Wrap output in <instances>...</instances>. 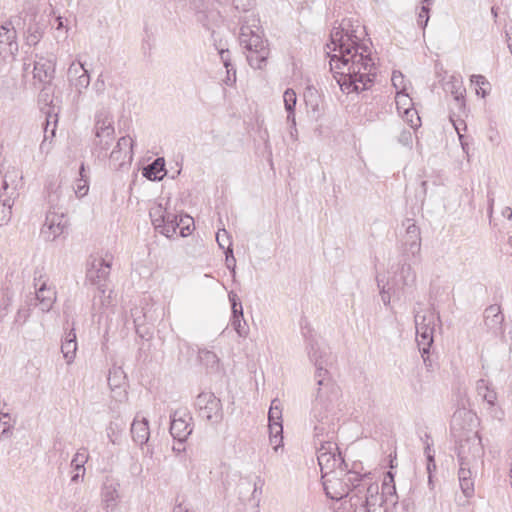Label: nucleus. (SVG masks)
<instances>
[{
    "label": "nucleus",
    "instance_id": "1",
    "mask_svg": "<svg viewBox=\"0 0 512 512\" xmlns=\"http://www.w3.org/2000/svg\"><path fill=\"white\" fill-rule=\"evenodd\" d=\"M363 27L353 19H342L333 26L329 49L339 54H330V70L344 93H359L370 88L376 76V67L367 45L361 43Z\"/></svg>",
    "mask_w": 512,
    "mask_h": 512
},
{
    "label": "nucleus",
    "instance_id": "2",
    "mask_svg": "<svg viewBox=\"0 0 512 512\" xmlns=\"http://www.w3.org/2000/svg\"><path fill=\"white\" fill-rule=\"evenodd\" d=\"M302 334L307 343L308 356L316 367L317 394L313 401L311 415L317 422L314 426V448H326L334 444L336 423L340 421L344 404L341 400L340 387L331 380L327 367L332 363L330 348L320 345L312 334L311 328L302 327Z\"/></svg>",
    "mask_w": 512,
    "mask_h": 512
},
{
    "label": "nucleus",
    "instance_id": "3",
    "mask_svg": "<svg viewBox=\"0 0 512 512\" xmlns=\"http://www.w3.org/2000/svg\"><path fill=\"white\" fill-rule=\"evenodd\" d=\"M258 22L254 16L251 21L247 17L240 19L239 43L248 52L247 61L253 69L264 68L270 55L268 41L260 35Z\"/></svg>",
    "mask_w": 512,
    "mask_h": 512
},
{
    "label": "nucleus",
    "instance_id": "4",
    "mask_svg": "<svg viewBox=\"0 0 512 512\" xmlns=\"http://www.w3.org/2000/svg\"><path fill=\"white\" fill-rule=\"evenodd\" d=\"M478 424V417L472 410L462 407L454 412L450 430L456 448H471L481 444L477 431Z\"/></svg>",
    "mask_w": 512,
    "mask_h": 512
},
{
    "label": "nucleus",
    "instance_id": "5",
    "mask_svg": "<svg viewBox=\"0 0 512 512\" xmlns=\"http://www.w3.org/2000/svg\"><path fill=\"white\" fill-rule=\"evenodd\" d=\"M414 318L416 340L418 343L419 351L423 358L424 364L429 369L432 366L429 359V353L430 347L434 342L433 334L435 330V314L433 312L423 315L416 313Z\"/></svg>",
    "mask_w": 512,
    "mask_h": 512
},
{
    "label": "nucleus",
    "instance_id": "6",
    "mask_svg": "<svg viewBox=\"0 0 512 512\" xmlns=\"http://www.w3.org/2000/svg\"><path fill=\"white\" fill-rule=\"evenodd\" d=\"M322 476L341 475L351 468L345 460L342 450H325L317 456Z\"/></svg>",
    "mask_w": 512,
    "mask_h": 512
},
{
    "label": "nucleus",
    "instance_id": "7",
    "mask_svg": "<svg viewBox=\"0 0 512 512\" xmlns=\"http://www.w3.org/2000/svg\"><path fill=\"white\" fill-rule=\"evenodd\" d=\"M195 405L199 416L212 424L219 423L223 418L222 403L212 392H202L196 397Z\"/></svg>",
    "mask_w": 512,
    "mask_h": 512
},
{
    "label": "nucleus",
    "instance_id": "8",
    "mask_svg": "<svg viewBox=\"0 0 512 512\" xmlns=\"http://www.w3.org/2000/svg\"><path fill=\"white\" fill-rule=\"evenodd\" d=\"M134 140L125 135L118 139L115 147L109 154V164L114 170L128 169L133 160Z\"/></svg>",
    "mask_w": 512,
    "mask_h": 512
},
{
    "label": "nucleus",
    "instance_id": "9",
    "mask_svg": "<svg viewBox=\"0 0 512 512\" xmlns=\"http://www.w3.org/2000/svg\"><path fill=\"white\" fill-rule=\"evenodd\" d=\"M59 110V107L52 104V100L41 108V112L45 115V122L43 123L44 135L40 144V151L42 153L48 154L52 148V141L56 136Z\"/></svg>",
    "mask_w": 512,
    "mask_h": 512
},
{
    "label": "nucleus",
    "instance_id": "10",
    "mask_svg": "<svg viewBox=\"0 0 512 512\" xmlns=\"http://www.w3.org/2000/svg\"><path fill=\"white\" fill-rule=\"evenodd\" d=\"M269 438L272 448L283 447L282 405L278 398L271 401L268 412Z\"/></svg>",
    "mask_w": 512,
    "mask_h": 512
},
{
    "label": "nucleus",
    "instance_id": "11",
    "mask_svg": "<svg viewBox=\"0 0 512 512\" xmlns=\"http://www.w3.org/2000/svg\"><path fill=\"white\" fill-rule=\"evenodd\" d=\"M192 416L186 409H178L170 415V434L179 444L192 433Z\"/></svg>",
    "mask_w": 512,
    "mask_h": 512
},
{
    "label": "nucleus",
    "instance_id": "12",
    "mask_svg": "<svg viewBox=\"0 0 512 512\" xmlns=\"http://www.w3.org/2000/svg\"><path fill=\"white\" fill-rule=\"evenodd\" d=\"M68 227V218L65 211H48L41 233L47 241H54Z\"/></svg>",
    "mask_w": 512,
    "mask_h": 512
},
{
    "label": "nucleus",
    "instance_id": "13",
    "mask_svg": "<svg viewBox=\"0 0 512 512\" xmlns=\"http://www.w3.org/2000/svg\"><path fill=\"white\" fill-rule=\"evenodd\" d=\"M363 470L361 463L353 462L351 468L345 474L350 484V500H354L353 505L355 506H358L359 495H364L365 493V486H362L364 476H371V472Z\"/></svg>",
    "mask_w": 512,
    "mask_h": 512
},
{
    "label": "nucleus",
    "instance_id": "14",
    "mask_svg": "<svg viewBox=\"0 0 512 512\" xmlns=\"http://www.w3.org/2000/svg\"><path fill=\"white\" fill-rule=\"evenodd\" d=\"M111 263L104 258H94L90 263L86 272L87 280L98 287L104 293L105 282L109 277Z\"/></svg>",
    "mask_w": 512,
    "mask_h": 512
},
{
    "label": "nucleus",
    "instance_id": "15",
    "mask_svg": "<svg viewBox=\"0 0 512 512\" xmlns=\"http://www.w3.org/2000/svg\"><path fill=\"white\" fill-rule=\"evenodd\" d=\"M322 480L324 491L330 499L340 500L350 495V484L345 476H322Z\"/></svg>",
    "mask_w": 512,
    "mask_h": 512
},
{
    "label": "nucleus",
    "instance_id": "16",
    "mask_svg": "<svg viewBox=\"0 0 512 512\" xmlns=\"http://www.w3.org/2000/svg\"><path fill=\"white\" fill-rule=\"evenodd\" d=\"M48 211H65L64 206L72 197L69 187H63L60 183L51 181L47 186Z\"/></svg>",
    "mask_w": 512,
    "mask_h": 512
},
{
    "label": "nucleus",
    "instance_id": "17",
    "mask_svg": "<svg viewBox=\"0 0 512 512\" xmlns=\"http://www.w3.org/2000/svg\"><path fill=\"white\" fill-rule=\"evenodd\" d=\"M402 258L416 257L420 254L421 238L420 229L414 224H409L401 243Z\"/></svg>",
    "mask_w": 512,
    "mask_h": 512
},
{
    "label": "nucleus",
    "instance_id": "18",
    "mask_svg": "<svg viewBox=\"0 0 512 512\" xmlns=\"http://www.w3.org/2000/svg\"><path fill=\"white\" fill-rule=\"evenodd\" d=\"M17 34L11 22H6L0 26V57L6 59L8 56L15 55L18 52L16 42Z\"/></svg>",
    "mask_w": 512,
    "mask_h": 512
},
{
    "label": "nucleus",
    "instance_id": "19",
    "mask_svg": "<svg viewBox=\"0 0 512 512\" xmlns=\"http://www.w3.org/2000/svg\"><path fill=\"white\" fill-rule=\"evenodd\" d=\"M166 221V227L164 230H160V233L167 238H171L176 233L177 228L180 229V235L182 237L188 236L191 233L190 226L194 224L193 218L189 215L177 216L172 213H169V218H167Z\"/></svg>",
    "mask_w": 512,
    "mask_h": 512
},
{
    "label": "nucleus",
    "instance_id": "20",
    "mask_svg": "<svg viewBox=\"0 0 512 512\" xmlns=\"http://www.w3.org/2000/svg\"><path fill=\"white\" fill-rule=\"evenodd\" d=\"M484 325L487 330L495 336L503 335L504 315L501 307L497 304L488 306L484 310Z\"/></svg>",
    "mask_w": 512,
    "mask_h": 512
},
{
    "label": "nucleus",
    "instance_id": "21",
    "mask_svg": "<svg viewBox=\"0 0 512 512\" xmlns=\"http://www.w3.org/2000/svg\"><path fill=\"white\" fill-rule=\"evenodd\" d=\"M31 19L25 31V43L28 46H36L44 35V26L36 21L37 9L31 8Z\"/></svg>",
    "mask_w": 512,
    "mask_h": 512
},
{
    "label": "nucleus",
    "instance_id": "22",
    "mask_svg": "<svg viewBox=\"0 0 512 512\" xmlns=\"http://www.w3.org/2000/svg\"><path fill=\"white\" fill-rule=\"evenodd\" d=\"M115 136V128L95 132V152L98 158L108 157V150L110 149Z\"/></svg>",
    "mask_w": 512,
    "mask_h": 512
},
{
    "label": "nucleus",
    "instance_id": "23",
    "mask_svg": "<svg viewBox=\"0 0 512 512\" xmlns=\"http://www.w3.org/2000/svg\"><path fill=\"white\" fill-rule=\"evenodd\" d=\"M22 179L21 173L16 168L8 170L2 178L3 195L16 197L18 185Z\"/></svg>",
    "mask_w": 512,
    "mask_h": 512
},
{
    "label": "nucleus",
    "instance_id": "24",
    "mask_svg": "<svg viewBox=\"0 0 512 512\" xmlns=\"http://www.w3.org/2000/svg\"><path fill=\"white\" fill-rule=\"evenodd\" d=\"M410 258H403L402 265L398 272L395 273L394 282L395 285L404 286H413L416 281V273L411 267V264L408 263Z\"/></svg>",
    "mask_w": 512,
    "mask_h": 512
},
{
    "label": "nucleus",
    "instance_id": "25",
    "mask_svg": "<svg viewBox=\"0 0 512 512\" xmlns=\"http://www.w3.org/2000/svg\"><path fill=\"white\" fill-rule=\"evenodd\" d=\"M131 435L135 444L139 446L146 444L150 436L148 420L146 418L142 420L135 419L131 424Z\"/></svg>",
    "mask_w": 512,
    "mask_h": 512
},
{
    "label": "nucleus",
    "instance_id": "26",
    "mask_svg": "<svg viewBox=\"0 0 512 512\" xmlns=\"http://www.w3.org/2000/svg\"><path fill=\"white\" fill-rule=\"evenodd\" d=\"M446 90L453 96L458 111L464 112L466 107L464 93L466 90L462 82L455 77H451V80L446 83Z\"/></svg>",
    "mask_w": 512,
    "mask_h": 512
},
{
    "label": "nucleus",
    "instance_id": "27",
    "mask_svg": "<svg viewBox=\"0 0 512 512\" xmlns=\"http://www.w3.org/2000/svg\"><path fill=\"white\" fill-rule=\"evenodd\" d=\"M36 300L42 312H48L55 302L56 293L50 288H47L46 283H42L39 288H36Z\"/></svg>",
    "mask_w": 512,
    "mask_h": 512
},
{
    "label": "nucleus",
    "instance_id": "28",
    "mask_svg": "<svg viewBox=\"0 0 512 512\" xmlns=\"http://www.w3.org/2000/svg\"><path fill=\"white\" fill-rule=\"evenodd\" d=\"M142 175L151 181H160L166 175L165 159L163 157L156 158L152 163L143 168Z\"/></svg>",
    "mask_w": 512,
    "mask_h": 512
},
{
    "label": "nucleus",
    "instance_id": "29",
    "mask_svg": "<svg viewBox=\"0 0 512 512\" xmlns=\"http://www.w3.org/2000/svg\"><path fill=\"white\" fill-rule=\"evenodd\" d=\"M36 61L33 65L34 78L38 79L42 83H49L55 73L54 65L51 61L45 60Z\"/></svg>",
    "mask_w": 512,
    "mask_h": 512
},
{
    "label": "nucleus",
    "instance_id": "30",
    "mask_svg": "<svg viewBox=\"0 0 512 512\" xmlns=\"http://www.w3.org/2000/svg\"><path fill=\"white\" fill-rule=\"evenodd\" d=\"M87 450L83 452H77L71 461V467L73 468L74 474L71 477V481L77 482L79 478H83L85 474L84 465L88 460Z\"/></svg>",
    "mask_w": 512,
    "mask_h": 512
},
{
    "label": "nucleus",
    "instance_id": "31",
    "mask_svg": "<svg viewBox=\"0 0 512 512\" xmlns=\"http://www.w3.org/2000/svg\"><path fill=\"white\" fill-rule=\"evenodd\" d=\"M149 216L151 218L153 226L157 231L160 232V230H164L167 223L166 220L167 218H169V212H167L166 209L161 204H158L155 207H153L149 212Z\"/></svg>",
    "mask_w": 512,
    "mask_h": 512
},
{
    "label": "nucleus",
    "instance_id": "32",
    "mask_svg": "<svg viewBox=\"0 0 512 512\" xmlns=\"http://www.w3.org/2000/svg\"><path fill=\"white\" fill-rule=\"evenodd\" d=\"M113 116L107 109H101L95 114L94 131L99 132L102 130L113 129Z\"/></svg>",
    "mask_w": 512,
    "mask_h": 512
},
{
    "label": "nucleus",
    "instance_id": "33",
    "mask_svg": "<svg viewBox=\"0 0 512 512\" xmlns=\"http://www.w3.org/2000/svg\"><path fill=\"white\" fill-rule=\"evenodd\" d=\"M191 7L195 11L197 21L204 27H208L213 11L208 9L203 0H191Z\"/></svg>",
    "mask_w": 512,
    "mask_h": 512
},
{
    "label": "nucleus",
    "instance_id": "34",
    "mask_svg": "<svg viewBox=\"0 0 512 512\" xmlns=\"http://www.w3.org/2000/svg\"><path fill=\"white\" fill-rule=\"evenodd\" d=\"M476 390L479 396L487 402L488 405L494 406L497 400L496 392L491 388L488 381L479 379L476 383Z\"/></svg>",
    "mask_w": 512,
    "mask_h": 512
},
{
    "label": "nucleus",
    "instance_id": "35",
    "mask_svg": "<svg viewBox=\"0 0 512 512\" xmlns=\"http://www.w3.org/2000/svg\"><path fill=\"white\" fill-rule=\"evenodd\" d=\"M118 486L119 484L111 482H106L103 486L102 490V498L103 502L105 503L106 508L114 507L116 506V501L119 497L118 494Z\"/></svg>",
    "mask_w": 512,
    "mask_h": 512
},
{
    "label": "nucleus",
    "instance_id": "36",
    "mask_svg": "<svg viewBox=\"0 0 512 512\" xmlns=\"http://www.w3.org/2000/svg\"><path fill=\"white\" fill-rule=\"evenodd\" d=\"M79 70L82 72L76 79L75 82V88L78 90L79 93L82 92V89H86L90 84V75L88 71L84 68V66L80 63L78 67L75 66V64H71L69 67V73H75L77 74Z\"/></svg>",
    "mask_w": 512,
    "mask_h": 512
},
{
    "label": "nucleus",
    "instance_id": "37",
    "mask_svg": "<svg viewBox=\"0 0 512 512\" xmlns=\"http://www.w3.org/2000/svg\"><path fill=\"white\" fill-rule=\"evenodd\" d=\"M14 197L0 194V226L7 224L12 215Z\"/></svg>",
    "mask_w": 512,
    "mask_h": 512
},
{
    "label": "nucleus",
    "instance_id": "38",
    "mask_svg": "<svg viewBox=\"0 0 512 512\" xmlns=\"http://www.w3.org/2000/svg\"><path fill=\"white\" fill-rule=\"evenodd\" d=\"M230 323L239 337H247L249 333V326L244 320L243 312H240L239 310L236 314H232Z\"/></svg>",
    "mask_w": 512,
    "mask_h": 512
},
{
    "label": "nucleus",
    "instance_id": "39",
    "mask_svg": "<svg viewBox=\"0 0 512 512\" xmlns=\"http://www.w3.org/2000/svg\"><path fill=\"white\" fill-rule=\"evenodd\" d=\"M364 483L362 486H365V493L364 495H359V503L363 502V500L372 499V497H376L377 494H379V485L374 480L373 475L371 476H364Z\"/></svg>",
    "mask_w": 512,
    "mask_h": 512
},
{
    "label": "nucleus",
    "instance_id": "40",
    "mask_svg": "<svg viewBox=\"0 0 512 512\" xmlns=\"http://www.w3.org/2000/svg\"><path fill=\"white\" fill-rule=\"evenodd\" d=\"M126 375L121 367L113 366L109 370L108 385L111 389L119 388L125 383Z\"/></svg>",
    "mask_w": 512,
    "mask_h": 512
},
{
    "label": "nucleus",
    "instance_id": "41",
    "mask_svg": "<svg viewBox=\"0 0 512 512\" xmlns=\"http://www.w3.org/2000/svg\"><path fill=\"white\" fill-rule=\"evenodd\" d=\"M198 358L200 362L205 365L207 368L216 369L219 365L218 356L210 350L205 348L198 350Z\"/></svg>",
    "mask_w": 512,
    "mask_h": 512
},
{
    "label": "nucleus",
    "instance_id": "42",
    "mask_svg": "<svg viewBox=\"0 0 512 512\" xmlns=\"http://www.w3.org/2000/svg\"><path fill=\"white\" fill-rule=\"evenodd\" d=\"M14 292L8 287L3 290L0 300V321H2L9 313V308L13 302Z\"/></svg>",
    "mask_w": 512,
    "mask_h": 512
},
{
    "label": "nucleus",
    "instance_id": "43",
    "mask_svg": "<svg viewBox=\"0 0 512 512\" xmlns=\"http://www.w3.org/2000/svg\"><path fill=\"white\" fill-rule=\"evenodd\" d=\"M459 467L468 468L472 470L478 462L475 455H471V450H459L458 453Z\"/></svg>",
    "mask_w": 512,
    "mask_h": 512
},
{
    "label": "nucleus",
    "instance_id": "44",
    "mask_svg": "<svg viewBox=\"0 0 512 512\" xmlns=\"http://www.w3.org/2000/svg\"><path fill=\"white\" fill-rule=\"evenodd\" d=\"M383 496L377 494L376 497H372V499L363 500V502L358 503L359 506H363L366 508V512H382L381 506L384 503ZM385 512V510L383 511Z\"/></svg>",
    "mask_w": 512,
    "mask_h": 512
},
{
    "label": "nucleus",
    "instance_id": "45",
    "mask_svg": "<svg viewBox=\"0 0 512 512\" xmlns=\"http://www.w3.org/2000/svg\"><path fill=\"white\" fill-rule=\"evenodd\" d=\"M220 59L227 70V80H231V75L233 76V81L236 80V69L231 63L230 51L228 49H220L219 50Z\"/></svg>",
    "mask_w": 512,
    "mask_h": 512
},
{
    "label": "nucleus",
    "instance_id": "46",
    "mask_svg": "<svg viewBox=\"0 0 512 512\" xmlns=\"http://www.w3.org/2000/svg\"><path fill=\"white\" fill-rule=\"evenodd\" d=\"M385 503L395 505L397 503L396 487L395 484H390L388 481L382 483V493Z\"/></svg>",
    "mask_w": 512,
    "mask_h": 512
},
{
    "label": "nucleus",
    "instance_id": "47",
    "mask_svg": "<svg viewBox=\"0 0 512 512\" xmlns=\"http://www.w3.org/2000/svg\"><path fill=\"white\" fill-rule=\"evenodd\" d=\"M395 101L399 113H403L405 108H410L412 105V99L407 94V91H397Z\"/></svg>",
    "mask_w": 512,
    "mask_h": 512
},
{
    "label": "nucleus",
    "instance_id": "48",
    "mask_svg": "<svg viewBox=\"0 0 512 512\" xmlns=\"http://www.w3.org/2000/svg\"><path fill=\"white\" fill-rule=\"evenodd\" d=\"M403 117L407 123L411 126L413 129H417L421 125V119L418 115V112L416 109L410 107L405 108V111L403 112Z\"/></svg>",
    "mask_w": 512,
    "mask_h": 512
},
{
    "label": "nucleus",
    "instance_id": "49",
    "mask_svg": "<svg viewBox=\"0 0 512 512\" xmlns=\"http://www.w3.org/2000/svg\"><path fill=\"white\" fill-rule=\"evenodd\" d=\"M435 450H425L426 457V470L428 473V483L432 485L433 481V473L436 471V462H435Z\"/></svg>",
    "mask_w": 512,
    "mask_h": 512
},
{
    "label": "nucleus",
    "instance_id": "50",
    "mask_svg": "<svg viewBox=\"0 0 512 512\" xmlns=\"http://www.w3.org/2000/svg\"><path fill=\"white\" fill-rule=\"evenodd\" d=\"M283 101L286 112H295V107L297 103V96L293 89H286L283 94Z\"/></svg>",
    "mask_w": 512,
    "mask_h": 512
},
{
    "label": "nucleus",
    "instance_id": "51",
    "mask_svg": "<svg viewBox=\"0 0 512 512\" xmlns=\"http://www.w3.org/2000/svg\"><path fill=\"white\" fill-rule=\"evenodd\" d=\"M61 351L63 353V357L66 359L67 363L70 364L73 362L76 351H77V342H65L62 341Z\"/></svg>",
    "mask_w": 512,
    "mask_h": 512
},
{
    "label": "nucleus",
    "instance_id": "52",
    "mask_svg": "<svg viewBox=\"0 0 512 512\" xmlns=\"http://www.w3.org/2000/svg\"><path fill=\"white\" fill-rule=\"evenodd\" d=\"M216 241L220 248L229 250L232 246V242L230 240V236L228 235V232L225 229H219L216 234Z\"/></svg>",
    "mask_w": 512,
    "mask_h": 512
},
{
    "label": "nucleus",
    "instance_id": "53",
    "mask_svg": "<svg viewBox=\"0 0 512 512\" xmlns=\"http://www.w3.org/2000/svg\"><path fill=\"white\" fill-rule=\"evenodd\" d=\"M430 19V7L428 5H421L420 10L418 12L417 23L422 28L425 29L428 21Z\"/></svg>",
    "mask_w": 512,
    "mask_h": 512
},
{
    "label": "nucleus",
    "instance_id": "54",
    "mask_svg": "<svg viewBox=\"0 0 512 512\" xmlns=\"http://www.w3.org/2000/svg\"><path fill=\"white\" fill-rule=\"evenodd\" d=\"M74 193L78 198H82L88 194L89 182L88 180L77 179L73 187Z\"/></svg>",
    "mask_w": 512,
    "mask_h": 512
},
{
    "label": "nucleus",
    "instance_id": "55",
    "mask_svg": "<svg viewBox=\"0 0 512 512\" xmlns=\"http://www.w3.org/2000/svg\"><path fill=\"white\" fill-rule=\"evenodd\" d=\"M391 81L397 91H407L404 75L400 71H393Z\"/></svg>",
    "mask_w": 512,
    "mask_h": 512
},
{
    "label": "nucleus",
    "instance_id": "56",
    "mask_svg": "<svg viewBox=\"0 0 512 512\" xmlns=\"http://www.w3.org/2000/svg\"><path fill=\"white\" fill-rule=\"evenodd\" d=\"M461 490L466 497H471L474 493L473 479L459 480Z\"/></svg>",
    "mask_w": 512,
    "mask_h": 512
},
{
    "label": "nucleus",
    "instance_id": "57",
    "mask_svg": "<svg viewBox=\"0 0 512 512\" xmlns=\"http://www.w3.org/2000/svg\"><path fill=\"white\" fill-rule=\"evenodd\" d=\"M228 297H229V301L231 303V310H232L231 312H232V314H236L239 310H240V312H243L242 303L239 300L237 294L234 293L233 291H231L228 294Z\"/></svg>",
    "mask_w": 512,
    "mask_h": 512
},
{
    "label": "nucleus",
    "instance_id": "58",
    "mask_svg": "<svg viewBox=\"0 0 512 512\" xmlns=\"http://www.w3.org/2000/svg\"><path fill=\"white\" fill-rule=\"evenodd\" d=\"M105 89V81L103 79V75L100 74L93 84V91L96 93L97 96H102L105 92Z\"/></svg>",
    "mask_w": 512,
    "mask_h": 512
},
{
    "label": "nucleus",
    "instance_id": "59",
    "mask_svg": "<svg viewBox=\"0 0 512 512\" xmlns=\"http://www.w3.org/2000/svg\"><path fill=\"white\" fill-rule=\"evenodd\" d=\"M29 316H30V314H29L28 309H25V308L18 309V311L15 315L14 324L23 325L26 322V320L29 318Z\"/></svg>",
    "mask_w": 512,
    "mask_h": 512
},
{
    "label": "nucleus",
    "instance_id": "60",
    "mask_svg": "<svg viewBox=\"0 0 512 512\" xmlns=\"http://www.w3.org/2000/svg\"><path fill=\"white\" fill-rule=\"evenodd\" d=\"M225 255H226V266H227V268L228 269H232L234 271L236 260H235V257L233 255V249L229 248V250H226L225 251Z\"/></svg>",
    "mask_w": 512,
    "mask_h": 512
},
{
    "label": "nucleus",
    "instance_id": "61",
    "mask_svg": "<svg viewBox=\"0 0 512 512\" xmlns=\"http://www.w3.org/2000/svg\"><path fill=\"white\" fill-rule=\"evenodd\" d=\"M141 311L139 309H134L132 310V317L134 319V325H135V329H136V332L141 336L143 337L141 331H140V328H141V322H140V317L138 314H140Z\"/></svg>",
    "mask_w": 512,
    "mask_h": 512
},
{
    "label": "nucleus",
    "instance_id": "62",
    "mask_svg": "<svg viewBox=\"0 0 512 512\" xmlns=\"http://www.w3.org/2000/svg\"><path fill=\"white\" fill-rule=\"evenodd\" d=\"M459 480L472 479V470L468 468L459 467L458 471Z\"/></svg>",
    "mask_w": 512,
    "mask_h": 512
},
{
    "label": "nucleus",
    "instance_id": "63",
    "mask_svg": "<svg viewBox=\"0 0 512 512\" xmlns=\"http://www.w3.org/2000/svg\"><path fill=\"white\" fill-rule=\"evenodd\" d=\"M471 82L477 85L478 87L489 84L486 78L482 75H472Z\"/></svg>",
    "mask_w": 512,
    "mask_h": 512
},
{
    "label": "nucleus",
    "instance_id": "64",
    "mask_svg": "<svg viewBox=\"0 0 512 512\" xmlns=\"http://www.w3.org/2000/svg\"><path fill=\"white\" fill-rule=\"evenodd\" d=\"M399 141L404 145H409L412 141V134L410 131H403L400 135Z\"/></svg>",
    "mask_w": 512,
    "mask_h": 512
}]
</instances>
